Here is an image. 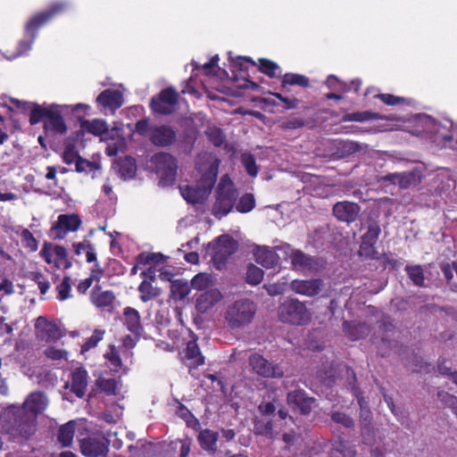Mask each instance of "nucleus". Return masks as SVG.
I'll return each mask as SVG.
<instances>
[{
    "label": "nucleus",
    "mask_w": 457,
    "mask_h": 457,
    "mask_svg": "<svg viewBox=\"0 0 457 457\" xmlns=\"http://www.w3.org/2000/svg\"><path fill=\"white\" fill-rule=\"evenodd\" d=\"M135 132L148 138L150 143L157 147H169L177 141L175 128L168 124H151L150 119L147 117L136 122Z\"/></svg>",
    "instance_id": "4"
},
{
    "label": "nucleus",
    "mask_w": 457,
    "mask_h": 457,
    "mask_svg": "<svg viewBox=\"0 0 457 457\" xmlns=\"http://www.w3.org/2000/svg\"><path fill=\"white\" fill-rule=\"evenodd\" d=\"M123 94L116 89H104L96 97V103L99 105L112 112L120 109L123 105Z\"/></svg>",
    "instance_id": "21"
},
{
    "label": "nucleus",
    "mask_w": 457,
    "mask_h": 457,
    "mask_svg": "<svg viewBox=\"0 0 457 457\" xmlns=\"http://www.w3.org/2000/svg\"><path fill=\"white\" fill-rule=\"evenodd\" d=\"M243 166L250 177H256L259 168L256 164L255 157L252 154H243L241 157Z\"/></svg>",
    "instance_id": "52"
},
{
    "label": "nucleus",
    "mask_w": 457,
    "mask_h": 457,
    "mask_svg": "<svg viewBox=\"0 0 457 457\" xmlns=\"http://www.w3.org/2000/svg\"><path fill=\"white\" fill-rule=\"evenodd\" d=\"M138 292L140 294V300L144 303L154 299L161 295V290L158 287H153L151 282L146 280H143L140 283Z\"/></svg>",
    "instance_id": "41"
},
{
    "label": "nucleus",
    "mask_w": 457,
    "mask_h": 457,
    "mask_svg": "<svg viewBox=\"0 0 457 457\" xmlns=\"http://www.w3.org/2000/svg\"><path fill=\"white\" fill-rule=\"evenodd\" d=\"M258 70L270 79L280 78L281 70L278 64L267 58L258 59Z\"/></svg>",
    "instance_id": "35"
},
{
    "label": "nucleus",
    "mask_w": 457,
    "mask_h": 457,
    "mask_svg": "<svg viewBox=\"0 0 457 457\" xmlns=\"http://www.w3.org/2000/svg\"><path fill=\"white\" fill-rule=\"evenodd\" d=\"M104 334V330L95 329L93 335L89 337L81 345V353H86L96 347L97 344L103 339Z\"/></svg>",
    "instance_id": "54"
},
{
    "label": "nucleus",
    "mask_w": 457,
    "mask_h": 457,
    "mask_svg": "<svg viewBox=\"0 0 457 457\" xmlns=\"http://www.w3.org/2000/svg\"><path fill=\"white\" fill-rule=\"evenodd\" d=\"M110 441L103 434H92L79 440L81 453L86 457H105Z\"/></svg>",
    "instance_id": "10"
},
{
    "label": "nucleus",
    "mask_w": 457,
    "mask_h": 457,
    "mask_svg": "<svg viewBox=\"0 0 457 457\" xmlns=\"http://www.w3.org/2000/svg\"><path fill=\"white\" fill-rule=\"evenodd\" d=\"M218 439V432L208 428L201 429L197 436V440L201 448L212 453H214L217 451Z\"/></svg>",
    "instance_id": "27"
},
{
    "label": "nucleus",
    "mask_w": 457,
    "mask_h": 457,
    "mask_svg": "<svg viewBox=\"0 0 457 457\" xmlns=\"http://www.w3.org/2000/svg\"><path fill=\"white\" fill-rule=\"evenodd\" d=\"M72 281L71 277L64 276L62 282L56 287L57 298L60 301L69 299L71 295Z\"/></svg>",
    "instance_id": "50"
},
{
    "label": "nucleus",
    "mask_w": 457,
    "mask_h": 457,
    "mask_svg": "<svg viewBox=\"0 0 457 457\" xmlns=\"http://www.w3.org/2000/svg\"><path fill=\"white\" fill-rule=\"evenodd\" d=\"M322 287L323 281L320 278L295 279L290 284V287L295 293L306 296L318 295Z\"/></svg>",
    "instance_id": "20"
},
{
    "label": "nucleus",
    "mask_w": 457,
    "mask_h": 457,
    "mask_svg": "<svg viewBox=\"0 0 457 457\" xmlns=\"http://www.w3.org/2000/svg\"><path fill=\"white\" fill-rule=\"evenodd\" d=\"M378 117L379 115L376 112L364 111L346 113L343 116L342 120L363 122L371 120H378Z\"/></svg>",
    "instance_id": "44"
},
{
    "label": "nucleus",
    "mask_w": 457,
    "mask_h": 457,
    "mask_svg": "<svg viewBox=\"0 0 457 457\" xmlns=\"http://www.w3.org/2000/svg\"><path fill=\"white\" fill-rule=\"evenodd\" d=\"M81 128L84 129L88 133L96 136L102 137L104 134H107L109 131V127L107 122L102 119H94L92 120H83L81 122Z\"/></svg>",
    "instance_id": "31"
},
{
    "label": "nucleus",
    "mask_w": 457,
    "mask_h": 457,
    "mask_svg": "<svg viewBox=\"0 0 457 457\" xmlns=\"http://www.w3.org/2000/svg\"><path fill=\"white\" fill-rule=\"evenodd\" d=\"M216 179L217 171L215 169L211 168L208 171L202 175L200 180L198 181L197 186H199L203 189L205 195H208L214 187Z\"/></svg>",
    "instance_id": "43"
},
{
    "label": "nucleus",
    "mask_w": 457,
    "mask_h": 457,
    "mask_svg": "<svg viewBox=\"0 0 457 457\" xmlns=\"http://www.w3.org/2000/svg\"><path fill=\"white\" fill-rule=\"evenodd\" d=\"M122 322L133 337H135L137 340H139L144 332V327L138 311L129 306L125 307L123 309Z\"/></svg>",
    "instance_id": "19"
},
{
    "label": "nucleus",
    "mask_w": 457,
    "mask_h": 457,
    "mask_svg": "<svg viewBox=\"0 0 457 457\" xmlns=\"http://www.w3.org/2000/svg\"><path fill=\"white\" fill-rule=\"evenodd\" d=\"M331 420L347 428H353L354 425L353 420L349 415L341 411L332 412Z\"/></svg>",
    "instance_id": "59"
},
{
    "label": "nucleus",
    "mask_w": 457,
    "mask_h": 457,
    "mask_svg": "<svg viewBox=\"0 0 457 457\" xmlns=\"http://www.w3.org/2000/svg\"><path fill=\"white\" fill-rule=\"evenodd\" d=\"M273 420L271 418L259 415L253 419V431L256 435L270 437L273 431Z\"/></svg>",
    "instance_id": "32"
},
{
    "label": "nucleus",
    "mask_w": 457,
    "mask_h": 457,
    "mask_svg": "<svg viewBox=\"0 0 457 457\" xmlns=\"http://www.w3.org/2000/svg\"><path fill=\"white\" fill-rule=\"evenodd\" d=\"M248 361L252 370L262 378H281L284 376V370L278 364L268 361L260 353L251 354Z\"/></svg>",
    "instance_id": "12"
},
{
    "label": "nucleus",
    "mask_w": 457,
    "mask_h": 457,
    "mask_svg": "<svg viewBox=\"0 0 457 457\" xmlns=\"http://www.w3.org/2000/svg\"><path fill=\"white\" fill-rule=\"evenodd\" d=\"M71 8V4L65 0L51 3L46 9L34 13L24 27V37L17 44L15 52L7 58L13 60L27 54L34 44L38 30L47 25L55 18L66 13Z\"/></svg>",
    "instance_id": "1"
},
{
    "label": "nucleus",
    "mask_w": 457,
    "mask_h": 457,
    "mask_svg": "<svg viewBox=\"0 0 457 457\" xmlns=\"http://www.w3.org/2000/svg\"><path fill=\"white\" fill-rule=\"evenodd\" d=\"M405 271L410 278V279L412 281V283L417 287H423L424 286V271L420 265H413L409 266L407 265L405 267Z\"/></svg>",
    "instance_id": "45"
},
{
    "label": "nucleus",
    "mask_w": 457,
    "mask_h": 457,
    "mask_svg": "<svg viewBox=\"0 0 457 457\" xmlns=\"http://www.w3.org/2000/svg\"><path fill=\"white\" fill-rule=\"evenodd\" d=\"M343 331L350 340L356 341L368 335L369 328L366 323L344 321Z\"/></svg>",
    "instance_id": "28"
},
{
    "label": "nucleus",
    "mask_w": 457,
    "mask_h": 457,
    "mask_svg": "<svg viewBox=\"0 0 457 457\" xmlns=\"http://www.w3.org/2000/svg\"><path fill=\"white\" fill-rule=\"evenodd\" d=\"M74 253L78 256L82 253L86 254V261L87 262H96V253L94 245L89 240H83L82 242L74 243L72 245Z\"/></svg>",
    "instance_id": "34"
},
{
    "label": "nucleus",
    "mask_w": 457,
    "mask_h": 457,
    "mask_svg": "<svg viewBox=\"0 0 457 457\" xmlns=\"http://www.w3.org/2000/svg\"><path fill=\"white\" fill-rule=\"evenodd\" d=\"M180 193L187 203L194 204L203 203L206 195L199 186L181 187Z\"/></svg>",
    "instance_id": "33"
},
{
    "label": "nucleus",
    "mask_w": 457,
    "mask_h": 457,
    "mask_svg": "<svg viewBox=\"0 0 457 457\" xmlns=\"http://www.w3.org/2000/svg\"><path fill=\"white\" fill-rule=\"evenodd\" d=\"M75 434L74 421H69L61 426L58 430L57 439L62 447H68L71 445Z\"/></svg>",
    "instance_id": "37"
},
{
    "label": "nucleus",
    "mask_w": 457,
    "mask_h": 457,
    "mask_svg": "<svg viewBox=\"0 0 457 457\" xmlns=\"http://www.w3.org/2000/svg\"><path fill=\"white\" fill-rule=\"evenodd\" d=\"M230 256V254H227V253L220 249L219 246H216L212 256L214 267L219 270H222Z\"/></svg>",
    "instance_id": "56"
},
{
    "label": "nucleus",
    "mask_w": 457,
    "mask_h": 457,
    "mask_svg": "<svg viewBox=\"0 0 457 457\" xmlns=\"http://www.w3.org/2000/svg\"><path fill=\"white\" fill-rule=\"evenodd\" d=\"M2 429L13 440L29 439L36 430V420L24 410L9 411L1 417Z\"/></svg>",
    "instance_id": "3"
},
{
    "label": "nucleus",
    "mask_w": 457,
    "mask_h": 457,
    "mask_svg": "<svg viewBox=\"0 0 457 457\" xmlns=\"http://www.w3.org/2000/svg\"><path fill=\"white\" fill-rule=\"evenodd\" d=\"M263 270L254 264H249L246 270L245 281L252 286L259 285L263 279Z\"/></svg>",
    "instance_id": "47"
},
{
    "label": "nucleus",
    "mask_w": 457,
    "mask_h": 457,
    "mask_svg": "<svg viewBox=\"0 0 457 457\" xmlns=\"http://www.w3.org/2000/svg\"><path fill=\"white\" fill-rule=\"evenodd\" d=\"M271 95L273 96H275L277 99H278L279 101H281L282 103H284L285 109H287V110L296 109L299 106L300 100L297 99L296 97H287V96H283L282 93H277V92L271 93Z\"/></svg>",
    "instance_id": "61"
},
{
    "label": "nucleus",
    "mask_w": 457,
    "mask_h": 457,
    "mask_svg": "<svg viewBox=\"0 0 457 457\" xmlns=\"http://www.w3.org/2000/svg\"><path fill=\"white\" fill-rule=\"evenodd\" d=\"M212 283L210 275L204 273L196 274L191 280V287L195 290H206Z\"/></svg>",
    "instance_id": "53"
},
{
    "label": "nucleus",
    "mask_w": 457,
    "mask_h": 457,
    "mask_svg": "<svg viewBox=\"0 0 457 457\" xmlns=\"http://www.w3.org/2000/svg\"><path fill=\"white\" fill-rule=\"evenodd\" d=\"M381 233V228L377 221H370L368 224L367 231L361 237L360 253L374 260H378L375 245Z\"/></svg>",
    "instance_id": "14"
},
{
    "label": "nucleus",
    "mask_w": 457,
    "mask_h": 457,
    "mask_svg": "<svg viewBox=\"0 0 457 457\" xmlns=\"http://www.w3.org/2000/svg\"><path fill=\"white\" fill-rule=\"evenodd\" d=\"M151 161L155 167L156 173L160 176V183L162 186L173 185L178 170L176 158L168 153H157L153 155Z\"/></svg>",
    "instance_id": "9"
},
{
    "label": "nucleus",
    "mask_w": 457,
    "mask_h": 457,
    "mask_svg": "<svg viewBox=\"0 0 457 457\" xmlns=\"http://www.w3.org/2000/svg\"><path fill=\"white\" fill-rule=\"evenodd\" d=\"M185 357L186 359L192 361L195 367L201 366L204 363V357L202 355L195 340H191L187 344Z\"/></svg>",
    "instance_id": "38"
},
{
    "label": "nucleus",
    "mask_w": 457,
    "mask_h": 457,
    "mask_svg": "<svg viewBox=\"0 0 457 457\" xmlns=\"http://www.w3.org/2000/svg\"><path fill=\"white\" fill-rule=\"evenodd\" d=\"M47 405V399L41 392L31 393L24 402L23 407L21 408L26 412L29 411L35 417L37 414L41 413Z\"/></svg>",
    "instance_id": "25"
},
{
    "label": "nucleus",
    "mask_w": 457,
    "mask_h": 457,
    "mask_svg": "<svg viewBox=\"0 0 457 457\" xmlns=\"http://www.w3.org/2000/svg\"><path fill=\"white\" fill-rule=\"evenodd\" d=\"M254 257L256 262L266 269L274 268L279 262L278 253L267 246L258 247L254 252Z\"/></svg>",
    "instance_id": "26"
},
{
    "label": "nucleus",
    "mask_w": 457,
    "mask_h": 457,
    "mask_svg": "<svg viewBox=\"0 0 457 457\" xmlns=\"http://www.w3.org/2000/svg\"><path fill=\"white\" fill-rule=\"evenodd\" d=\"M361 207L358 204L344 201L338 202L333 206V214L340 221L351 223L356 220Z\"/></svg>",
    "instance_id": "18"
},
{
    "label": "nucleus",
    "mask_w": 457,
    "mask_h": 457,
    "mask_svg": "<svg viewBox=\"0 0 457 457\" xmlns=\"http://www.w3.org/2000/svg\"><path fill=\"white\" fill-rule=\"evenodd\" d=\"M179 103V94L174 87H168L151 98L149 107L153 113L170 115L175 112Z\"/></svg>",
    "instance_id": "8"
},
{
    "label": "nucleus",
    "mask_w": 457,
    "mask_h": 457,
    "mask_svg": "<svg viewBox=\"0 0 457 457\" xmlns=\"http://www.w3.org/2000/svg\"><path fill=\"white\" fill-rule=\"evenodd\" d=\"M117 169L120 177L123 179H133L137 172V163L135 158L125 156L120 158L117 162Z\"/></svg>",
    "instance_id": "30"
},
{
    "label": "nucleus",
    "mask_w": 457,
    "mask_h": 457,
    "mask_svg": "<svg viewBox=\"0 0 457 457\" xmlns=\"http://www.w3.org/2000/svg\"><path fill=\"white\" fill-rule=\"evenodd\" d=\"M82 220L79 214H60L52 225L51 232L54 238L63 239L67 233L76 232L81 226Z\"/></svg>",
    "instance_id": "15"
},
{
    "label": "nucleus",
    "mask_w": 457,
    "mask_h": 457,
    "mask_svg": "<svg viewBox=\"0 0 457 457\" xmlns=\"http://www.w3.org/2000/svg\"><path fill=\"white\" fill-rule=\"evenodd\" d=\"M279 320L283 323L301 326L311 320V313L304 303L289 298L284 301L278 309Z\"/></svg>",
    "instance_id": "7"
},
{
    "label": "nucleus",
    "mask_w": 457,
    "mask_h": 457,
    "mask_svg": "<svg viewBox=\"0 0 457 457\" xmlns=\"http://www.w3.org/2000/svg\"><path fill=\"white\" fill-rule=\"evenodd\" d=\"M21 240L26 248L31 252H35L38 248V242L33 234L27 228L23 229L21 233Z\"/></svg>",
    "instance_id": "57"
},
{
    "label": "nucleus",
    "mask_w": 457,
    "mask_h": 457,
    "mask_svg": "<svg viewBox=\"0 0 457 457\" xmlns=\"http://www.w3.org/2000/svg\"><path fill=\"white\" fill-rule=\"evenodd\" d=\"M217 246L226 252L227 254H234L238 248L237 241L228 235H221L217 238Z\"/></svg>",
    "instance_id": "46"
},
{
    "label": "nucleus",
    "mask_w": 457,
    "mask_h": 457,
    "mask_svg": "<svg viewBox=\"0 0 457 457\" xmlns=\"http://www.w3.org/2000/svg\"><path fill=\"white\" fill-rule=\"evenodd\" d=\"M316 399L309 396L305 390L298 388L287 394V403L295 411L302 415H309Z\"/></svg>",
    "instance_id": "16"
},
{
    "label": "nucleus",
    "mask_w": 457,
    "mask_h": 457,
    "mask_svg": "<svg viewBox=\"0 0 457 457\" xmlns=\"http://www.w3.org/2000/svg\"><path fill=\"white\" fill-rule=\"evenodd\" d=\"M18 108L29 110V123L36 125L40 121L44 122L43 128L46 132L63 135L67 132V125L62 115L60 105L53 104L40 105L32 103H21L19 100L13 101Z\"/></svg>",
    "instance_id": "2"
},
{
    "label": "nucleus",
    "mask_w": 457,
    "mask_h": 457,
    "mask_svg": "<svg viewBox=\"0 0 457 457\" xmlns=\"http://www.w3.org/2000/svg\"><path fill=\"white\" fill-rule=\"evenodd\" d=\"M258 412L269 418H273L275 416L276 405L274 401L266 402L262 401L257 407Z\"/></svg>",
    "instance_id": "60"
},
{
    "label": "nucleus",
    "mask_w": 457,
    "mask_h": 457,
    "mask_svg": "<svg viewBox=\"0 0 457 457\" xmlns=\"http://www.w3.org/2000/svg\"><path fill=\"white\" fill-rule=\"evenodd\" d=\"M255 313V303L250 299H241L228 306L225 320L231 329H237L251 323Z\"/></svg>",
    "instance_id": "6"
},
{
    "label": "nucleus",
    "mask_w": 457,
    "mask_h": 457,
    "mask_svg": "<svg viewBox=\"0 0 457 457\" xmlns=\"http://www.w3.org/2000/svg\"><path fill=\"white\" fill-rule=\"evenodd\" d=\"M105 358L110 361V363L113 366L114 370L118 371L121 366L122 361L120 356L119 352L115 349L114 345H112L110 348V352L105 354Z\"/></svg>",
    "instance_id": "62"
},
{
    "label": "nucleus",
    "mask_w": 457,
    "mask_h": 457,
    "mask_svg": "<svg viewBox=\"0 0 457 457\" xmlns=\"http://www.w3.org/2000/svg\"><path fill=\"white\" fill-rule=\"evenodd\" d=\"M88 384V374L83 367L76 368L71 374L70 390L78 398L85 396Z\"/></svg>",
    "instance_id": "22"
},
{
    "label": "nucleus",
    "mask_w": 457,
    "mask_h": 457,
    "mask_svg": "<svg viewBox=\"0 0 457 457\" xmlns=\"http://www.w3.org/2000/svg\"><path fill=\"white\" fill-rule=\"evenodd\" d=\"M96 386L107 395H117V381L115 378H99Z\"/></svg>",
    "instance_id": "51"
},
{
    "label": "nucleus",
    "mask_w": 457,
    "mask_h": 457,
    "mask_svg": "<svg viewBox=\"0 0 457 457\" xmlns=\"http://www.w3.org/2000/svg\"><path fill=\"white\" fill-rule=\"evenodd\" d=\"M256 202L253 194H244L237 202H236V211L240 213H247L255 208Z\"/></svg>",
    "instance_id": "42"
},
{
    "label": "nucleus",
    "mask_w": 457,
    "mask_h": 457,
    "mask_svg": "<svg viewBox=\"0 0 457 457\" xmlns=\"http://www.w3.org/2000/svg\"><path fill=\"white\" fill-rule=\"evenodd\" d=\"M206 136L209 141L217 147L221 146L225 142V135L219 128H209L206 131Z\"/></svg>",
    "instance_id": "55"
},
{
    "label": "nucleus",
    "mask_w": 457,
    "mask_h": 457,
    "mask_svg": "<svg viewBox=\"0 0 457 457\" xmlns=\"http://www.w3.org/2000/svg\"><path fill=\"white\" fill-rule=\"evenodd\" d=\"M281 78V91L283 93H289L290 89L288 86H299L302 87H309L310 81L309 79L302 74L296 73H286Z\"/></svg>",
    "instance_id": "29"
},
{
    "label": "nucleus",
    "mask_w": 457,
    "mask_h": 457,
    "mask_svg": "<svg viewBox=\"0 0 457 457\" xmlns=\"http://www.w3.org/2000/svg\"><path fill=\"white\" fill-rule=\"evenodd\" d=\"M164 258L165 256L161 253L142 252L137 256L136 260L138 264L146 265L151 262L160 263Z\"/></svg>",
    "instance_id": "49"
},
{
    "label": "nucleus",
    "mask_w": 457,
    "mask_h": 457,
    "mask_svg": "<svg viewBox=\"0 0 457 457\" xmlns=\"http://www.w3.org/2000/svg\"><path fill=\"white\" fill-rule=\"evenodd\" d=\"M422 179V172L419 169H413L403 172L387 173L381 176L378 180L383 183L397 186L400 189H407L420 184Z\"/></svg>",
    "instance_id": "11"
},
{
    "label": "nucleus",
    "mask_w": 457,
    "mask_h": 457,
    "mask_svg": "<svg viewBox=\"0 0 457 457\" xmlns=\"http://www.w3.org/2000/svg\"><path fill=\"white\" fill-rule=\"evenodd\" d=\"M291 264L295 270L312 269L313 259L301 250H295L291 256Z\"/></svg>",
    "instance_id": "36"
},
{
    "label": "nucleus",
    "mask_w": 457,
    "mask_h": 457,
    "mask_svg": "<svg viewBox=\"0 0 457 457\" xmlns=\"http://www.w3.org/2000/svg\"><path fill=\"white\" fill-rule=\"evenodd\" d=\"M96 169L95 162H90L83 157L79 158L75 164V170L79 173H89Z\"/></svg>",
    "instance_id": "63"
},
{
    "label": "nucleus",
    "mask_w": 457,
    "mask_h": 457,
    "mask_svg": "<svg viewBox=\"0 0 457 457\" xmlns=\"http://www.w3.org/2000/svg\"><path fill=\"white\" fill-rule=\"evenodd\" d=\"M355 449L349 446L347 443L342 439L336 442L329 453L330 457H355Z\"/></svg>",
    "instance_id": "40"
},
{
    "label": "nucleus",
    "mask_w": 457,
    "mask_h": 457,
    "mask_svg": "<svg viewBox=\"0 0 457 457\" xmlns=\"http://www.w3.org/2000/svg\"><path fill=\"white\" fill-rule=\"evenodd\" d=\"M103 270L98 269H92L90 276L84 280L80 281L77 286V291L79 294H85L92 286L94 280H99L102 277Z\"/></svg>",
    "instance_id": "48"
},
{
    "label": "nucleus",
    "mask_w": 457,
    "mask_h": 457,
    "mask_svg": "<svg viewBox=\"0 0 457 457\" xmlns=\"http://www.w3.org/2000/svg\"><path fill=\"white\" fill-rule=\"evenodd\" d=\"M190 292L189 287L187 282L180 279L171 281L170 284V297L175 301H181L185 299Z\"/></svg>",
    "instance_id": "39"
},
{
    "label": "nucleus",
    "mask_w": 457,
    "mask_h": 457,
    "mask_svg": "<svg viewBox=\"0 0 457 457\" xmlns=\"http://www.w3.org/2000/svg\"><path fill=\"white\" fill-rule=\"evenodd\" d=\"M115 295L112 290H102L99 285H96L90 292V302L97 309L112 312Z\"/></svg>",
    "instance_id": "17"
},
{
    "label": "nucleus",
    "mask_w": 457,
    "mask_h": 457,
    "mask_svg": "<svg viewBox=\"0 0 457 457\" xmlns=\"http://www.w3.org/2000/svg\"><path fill=\"white\" fill-rule=\"evenodd\" d=\"M40 256L47 264L54 263L56 269L68 270L72 262L68 257L67 249L62 245L53 247L51 243L45 242L40 251Z\"/></svg>",
    "instance_id": "13"
},
{
    "label": "nucleus",
    "mask_w": 457,
    "mask_h": 457,
    "mask_svg": "<svg viewBox=\"0 0 457 457\" xmlns=\"http://www.w3.org/2000/svg\"><path fill=\"white\" fill-rule=\"evenodd\" d=\"M222 299L221 293L217 288L205 290L198 295L195 308L201 313H205Z\"/></svg>",
    "instance_id": "23"
},
{
    "label": "nucleus",
    "mask_w": 457,
    "mask_h": 457,
    "mask_svg": "<svg viewBox=\"0 0 457 457\" xmlns=\"http://www.w3.org/2000/svg\"><path fill=\"white\" fill-rule=\"evenodd\" d=\"M238 198V191L228 175L220 178L216 188V198L212 205V213L217 219L228 215L235 207Z\"/></svg>",
    "instance_id": "5"
},
{
    "label": "nucleus",
    "mask_w": 457,
    "mask_h": 457,
    "mask_svg": "<svg viewBox=\"0 0 457 457\" xmlns=\"http://www.w3.org/2000/svg\"><path fill=\"white\" fill-rule=\"evenodd\" d=\"M79 158H81V156L79 154L78 151L75 149L74 145H67L64 148L63 154H62V161L64 163L70 165L72 163H77V161Z\"/></svg>",
    "instance_id": "58"
},
{
    "label": "nucleus",
    "mask_w": 457,
    "mask_h": 457,
    "mask_svg": "<svg viewBox=\"0 0 457 457\" xmlns=\"http://www.w3.org/2000/svg\"><path fill=\"white\" fill-rule=\"evenodd\" d=\"M438 397L444 402L457 417V397L448 393L440 392Z\"/></svg>",
    "instance_id": "64"
},
{
    "label": "nucleus",
    "mask_w": 457,
    "mask_h": 457,
    "mask_svg": "<svg viewBox=\"0 0 457 457\" xmlns=\"http://www.w3.org/2000/svg\"><path fill=\"white\" fill-rule=\"evenodd\" d=\"M36 328L37 329V337L46 342L57 340L61 337L60 329L57 325L47 321L43 317H39L37 320Z\"/></svg>",
    "instance_id": "24"
}]
</instances>
